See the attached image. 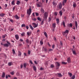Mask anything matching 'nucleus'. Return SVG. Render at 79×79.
Returning <instances> with one entry per match:
<instances>
[{"label": "nucleus", "instance_id": "obj_52", "mask_svg": "<svg viewBox=\"0 0 79 79\" xmlns=\"http://www.w3.org/2000/svg\"><path fill=\"white\" fill-rule=\"evenodd\" d=\"M28 55H30V54H31V51L29 50L28 51Z\"/></svg>", "mask_w": 79, "mask_h": 79}, {"label": "nucleus", "instance_id": "obj_48", "mask_svg": "<svg viewBox=\"0 0 79 79\" xmlns=\"http://www.w3.org/2000/svg\"><path fill=\"white\" fill-rule=\"evenodd\" d=\"M44 20H43V21H42L41 24V25H42L44 24Z\"/></svg>", "mask_w": 79, "mask_h": 79}, {"label": "nucleus", "instance_id": "obj_32", "mask_svg": "<svg viewBox=\"0 0 79 79\" xmlns=\"http://www.w3.org/2000/svg\"><path fill=\"white\" fill-rule=\"evenodd\" d=\"M20 1H17L16 2V4L17 5H19V3H20Z\"/></svg>", "mask_w": 79, "mask_h": 79}, {"label": "nucleus", "instance_id": "obj_4", "mask_svg": "<svg viewBox=\"0 0 79 79\" xmlns=\"http://www.w3.org/2000/svg\"><path fill=\"white\" fill-rule=\"evenodd\" d=\"M44 19H47V17H48V13L47 12H45L44 13Z\"/></svg>", "mask_w": 79, "mask_h": 79}, {"label": "nucleus", "instance_id": "obj_30", "mask_svg": "<svg viewBox=\"0 0 79 79\" xmlns=\"http://www.w3.org/2000/svg\"><path fill=\"white\" fill-rule=\"evenodd\" d=\"M22 36H25V33L23 32L21 34Z\"/></svg>", "mask_w": 79, "mask_h": 79}, {"label": "nucleus", "instance_id": "obj_47", "mask_svg": "<svg viewBox=\"0 0 79 79\" xmlns=\"http://www.w3.org/2000/svg\"><path fill=\"white\" fill-rule=\"evenodd\" d=\"M62 64H67V63H66L65 62H62Z\"/></svg>", "mask_w": 79, "mask_h": 79}, {"label": "nucleus", "instance_id": "obj_10", "mask_svg": "<svg viewBox=\"0 0 79 79\" xmlns=\"http://www.w3.org/2000/svg\"><path fill=\"white\" fill-rule=\"evenodd\" d=\"M14 18H15L16 19H19V18H20V17H18V15H16L15 16H14Z\"/></svg>", "mask_w": 79, "mask_h": 79}, {"label": "nucleus", "instance_id": "obj_40", "mask_svg": "<svg viewBox=\"0 0 79 79\" xmlns=\"http://www.w3.org/2000/svg\"><path fill=\"white\" fill-rule=\"evenodd\" d=\"M11 77V76L10 75H8V76L6 75V78L7 79V78H8V77Z\"/></svg>", "mask_w": 79, "mask_h": 79}, {"label": "nucleus", "instance_id": "obj_15", "mask_svg": "<svg viewBox=\"0 0 79 79\" xmlns=\"http://www.w3.org/2000/svg\"><path fill=\"white\" fill-rule=\"evenodd\" d=\"M15 38L17 40H18L19 39V36L17 35H15Z\"/></svg>", "mask_w": 79, "mask_h": 79}, {"label": "nucleus", "instance_id": "obj_18", "mask_svg": "<svg viewBox=\"0 0 79 79\" xmlns=\"http://www.w3.org/2000/svg\"><path fill=\"white\" fill-rule=\"evenodd\" d=\"M52 27L53 28H55L56 27V23H55L52 24Z\"/></svg>", "mask_w": 79, "mask_h": 79}, {"label": "nucleus", "instance_id": "obj_31", "mask_svg": "<svg viewBox=\"0 0 79 79\" xmlns=\"http://www.w3.org/2000/svg\"><path fill=\"white\" fill-rule=\"evenodd\" d=\"M12 65V62H9L8 63V65L10 66H11Z\"/></svg>", "mask_w": 79, "mask_h": 79}, {"label": "nucleus", "instance_id": "obj_38", "mask_svg": "<svg viewBox=\"0 0 79 79\" xmlns=\"http://www.w3.org/2000/svg\"><path fill=\"white\" fill-rule=\"evenodd\" d=\"M57 74L59 76V77H61L62 76L61 74L60 73H57Z\"/></svg>", "mask_w": 79, "mask_h": 79}, {"label": "nucleus", "instance_id": "obj_63", "mask_svg": "<svg viewBox=\"0 0 79 79\" xmlns=\"http://www.w3.org/2000/svg\"><path fill=\"white\" fill-rule=\"evenodd\" d=\"M32 15L33 16H35V13H33Z\"/></svg>", "mask_w": 79, "mask_h": 79}, {"label": "nucleus", "instance_id": "obj_9", "mask_svg": "<svg viewBox=\"0 0 79 79\" xmlns=\"http://www.w3.org/2000/svg\"><path fill=\"white\" fill-rule=\"evenodd\" d=\"M67 2V0H64L62 2V5L63 6H64V3H66Z\"/></svg>", "mask_w": 79, "mask_h": 79}, {"label": "nucleus", "instance_id": "obj_7", "mask_svg": "<svg viewBox=\"0 0 79 79\" xmlns=\"http://www.w3.org/2000/svg\"><path fill=\"white\" fill-rule=\"evenodd\" d=\"M42 4L41 2H39L37 4V7H40L41 6V5H42Z\"/></svg>", "mask_w": 79, "mask_h": 79}, {"label": "nucleus", "instance_id": "obj_6", "mask_svg": "<svg viewBox=\"0 0 79 79\" xmlns=\"http://www.w3.org/2000/svg\"><path fill=\"white\" fill-rule=\"evenodd\" d=\"M58 8L60 10L61 9V8H62V4L61 3H60L59 5V7H58Z\"/></svg>", "mask_w": 79, "mask_h": 79}, {"label": "nucleus", "instance_id": "obj_43", "mask_svg": "<svg viewBox=\"0 0 79 79\" xmlns=\"http://www.w3.org/2000/svg\"><path fill=\"white\" fill-rule=\"evenodd\" d=\"M40 44L41 45H42L44 44V42H43V41H40Z\"/></svg>", "mask_w": 79, "mask_h": 79}, {"label": "nucleus", "instance_id": "obj_36", "mask_svg": "<svg viewBox=\"0 0 79 79\" xmlns=\"http://www.w3.org/2000/svg\"><path fill=\"white\" fill-rule=\"evenodd\" d=\"M54 15H55V16H57V15H58V12H55L54 13Z\"/></svg>", "mask_w": 79, "mask_h": 79}, {"label": "nucleus", "instance_id": "obj_35", "mask_svg": "<svg viewBox=\"0 0 79 79\" xmlns=\"http://www.w3.org/2000/svg\"><path fill=\"white\" fill-rule=\"evenodd\" d=\"M4 45L5 47H8V44H4Z\"/></svg>", "mask_w": 79, "mask_h": 79}, {"label": "nucleus", "instance_id": "obj_61", "mask_svg": "<svg viewBox=\"0 0 79 79\" xmlns=\"http://www.w3.org/2000/svg\"><path fill=\"white\" fill-rule=\"evenodd\" d=\"M23 65L22 64H21L20 65L21 68H23Z\"/></svg>", "mask_w": 79, "mask_h": 79}, {"label": "nucleus", "instance_id": "obj_41", "mask_svg": "<svg viewBox=\"0 0 79 79\" xmlns=\"http://www.w3.org/2000/svg\"><path fill=\"white\" fill-rule=\"evenodd\" d=\"M10 73L12 75H14V74H15V73H14V72L13 71V72H10Z\"/></svg>", "mask_w": 79, "mask_h": 79}, {"label": "nucleus", "instance_id": "obj_45", "mask_svg": "<svg viewBox=\"0 0 79 79\" xmlns=\"http://www.w3.org/2000/svg\"><path fill=\"white\" fill-rule=\"evenodd\" d=\"M13 54H15V49H13L12 50Z\"/></svg>", "mask_w": 79, "mask_h": 79}, {"label": "nucleus", "instance_id": "obj_22", "mask_svg": "<svg viewBox=\"0 0 79 79\" xmlns=\"http://www.w3.org/2000/svg\"><path fill=\"white\" fill-rule=\"evenodd\" d=\"M5 73L4 72H3L2 73V77H5Z\"/></svg>", "mask_w": 79, "mask_h": 79}, {"label": "nucleus", "instance_id": "obj_26", "mask_svg": "<svg viewBox=\"0 0 79 79\" xmlns=\"http://www.w3.org/2000/svg\"><path fill=\"white\" fill-rule=\"evenodd\" d=\"M75 26L76 28H77V21H75Z\"/></svg>", "mask_w": 79, "mask_h": 79}, {"label": "nucleus", "instance_id": "obj_11", "mask_svg": "<svg viewBox=\"0 0 79 79\" xmlns=\"http://www.w3.org/2000/svg\"><path fill=\"white\" fill-rule=\"evenodd\" d=\"M31 31H28L27 32V35L28 37H29L30 35H31Z\"/></svg>", "mask_w": 79, "mask_h": 79}, {"label": "nucleus", "instance_id": "obj_49", "mask_svg": "<svg viewBox=\"0 0 79 79\" xmlns=\"http://www.w3.org/2000/svg\"><path fill=\"white\" fill-rule=\"evenodd\" d=\"M23 66L25 68L26 67V63L23 64Z\"/></svg>", "mask_w": 79, "mask_h": 79}, {"label": "nucleus", "instance_id": "obj_27", "mask_svg": "<svg viewBox=\"0 0 79 79\" xmlns=\"http://www.w3.org/2000/svg\"><path fill=\"white\" fill-rule=\"evenodd\" d=\"M21 27H25L26 25H25V24H22V25H21Z\"/></svg>", "mask_w": 79, "mask_h": 79}, {"label": "nucleus", "instance_id": "obj_39", "mask_svg": "<svg viewBox=\"0 0 79 79\" xmlns=\"http://www.w3.org/2000/svg\"><path fill=\"white\" fill-rule=\"evenodd\" d=\"M68 74H69V75L70 77H71V76H72V74L71 73H69Z\"/></svg>", "mask_w": 79, "mask_h": 79}, {"label": "nucleus", "instance_id": "obj_33", "mask_svg": "<svg viewBox=\"0 0 79 79\" xmlns=\"http://www.w3.org/2000/svg\"><path fill=\"white\" fill-rule=\"evenodd\" d=\"M59 13L60 15L61 16H62V15H63V13H62V11H60V12H59Z\"/></svg>", "mask_w": 79, "mask_h": 79}, {"label": "nucleus", "instance_id": "obj_3", "mask_svg": "<svg viewBox=\"0 0 79 79\" xmlns=\"http://www.w3.org/2000/svg\"><path fill=\"white\" fill-rule=\"evenodd\" d=\"M55 64L56 69H58V68H59V66H60V63L58 62H56Z\"/></svg>", "mask_w": 79, "mask_h": 79}, {"label": "nucleus", "instance_id": "obj_54", "mask_svg": "<svg viewBox=\"0 0 79 79\" xmlns=\"http://www.w3.org/2000/svg\"><path fill=\"white\" fill-rule=\"evenodd\" d=\"M26 29H29V27L27 25V26H26Z\"/></svg>", "mask_w": 79, "mask_h": 79}, {"label": "nucleus", "instance_id": "obj_34", "mask_svg": "<svg viewBox=\"0 0 79 79\" xmlns=\"http://www.w3.org/2000/svg\"><path fill=\"white\" fill-rule=\"evenodd\" d=\"M75 75H73V77H71L70 79H75Z\"/></svg>", "mask_w": 79, "mask_h": 79}, {"label": "nucleus", "instance_id": "obj_2", "mask_svg": "<svg viewBox=\"0 0 79 79\" xmlns=\"http://www.w3.org/2000/svg\"><path fill=\"white\" fill-rule=\"evenodd\" d=\"M69 33V30H66L65 31L62 32V34L63 35H67Z\"/></svg>", "mask_w": 79, "mask_h": 79}, {"label": "nucleus", "instance_id": "obj_37", "mask_svg": "<svg viewBox=\"0 0 79 79\" xmlns=\"http://www.w3.org/2000/svg\"><path fill=\"white\" fill-rule=\"evenodd\" d=\"M6 35H2V38L3 39H5V37H6Z\"/></svg>", "mask_w": 79, "mask_h": 79}, {"label": "nucleus", "instance_id": "obj_55", "mask_svg": "<svg viewBox=\"0 0 79 79\" xmlns=\"http://www.w3.org/2000/svg\"><path fill=\"white\" fill-rule=\"evenodd\" d=\"M10 22H11V23H13V22H14L13 20L11 19H10Z\"/></svg>", "mask_w": 79, "mask_h": 79}, {"label": "nucleus", "instance_id": "obj_24", "mask_svg": "<svg viewBox=\"0 0 79 79\" xmlns=\"http://www.w3.org/2000/svg\"><path fill=\"white\" fill-rule=\"evenodd\" d=\"M0 16L2 17H3L4 16H5V14H3V13L0 14Z\"/></svg>", "mask_w": 79, "mask_h": 79}, {"label": "nucleus", "instance_id": "obj_5", "mask_svg": "<svg viewBox=\"0 0 79 79\" xmlns=\"http://www.w3.org/2000/svg\"><path fill=\"white\" fill-rule=\"evenodd\" d=\"M32 26L34 28H35V27H37L38 25L35 23H32Z\"/></svg>", "mask_w": 79, "mask_h": 79}, {"label": "nucleus", "instance_id": "obj_19", "mask_svg": "<svg viewBox=\"0 0 79 79\" xmlns=\"http://www.w3.org/2000/svg\"><path fill=\"white\" fill-rule=\"evenodd\" d=\"M44 34L45 35V37L47 38L48 37V35H47V33L46 32H44Z\"/></svg>", "mask_w": 79, "mask_h": 79}, {"label": "nucleus", "instance_id": "obj_1", "mask_svg": "<svg viewBox=\"0 0 79 79\" xmlns=\"http://www.w3.org/2000/svg\"><path fill=\"white\" fill-rule=\"evenodd\" d=\"M32 12V9L31 8H29L28 9H27V15H29V17L31 15V13Z\"/></svg>", "mask_w": 79, "mask_h": 79}, {"label": "nucleus", "instance_id": "obj_20", "mask_svg": "<svg viewBox=\"0 0 79 79\" xmlns=\"http://www.w3.org/2000/svg\"><path fill=\"white\" fill-rule=\"evenodd\" d=\"M73 53L74 55H77V54L76 53V52L75 51H73L72 50Z\"/></svg>", "mask_w": 79, "mask_h": 79}, {"label": "nucleus", "instance_id": "obj_50", "mask_svg": "<svg viewBox=\"0 0 79 79\" xmlns=\"http://www.w3.org/2000/svg\"><path fill=\"white\" fill-rule=\"evenodd\" d=\"M35 14L36 16H39V14H38V13L36 12L35 13Z\"/></svg>", "mask_w": 79, "mask_h": 79}, {"label": "nucleus", "instance_id": "obj_60", "mask_svg": "<svg viewBox=\"0 0 79 79\" xmlns=\"http://www.w3.org/2000/svg\"><path fill=\"white\" fill-rule=\"evenodd\" d=\"M6 19H5L4 20H3V21L4 23H5V22H6Z\"/></svg>", "mask_w": 79, "mask_h": 79}, {"label": "nucleus", "instance_id": "obj_8", "mask_svg": "<svg viewBox=\"0 0 79 79\" xmlns=\"http://www.w3.org/2000/svg\"><path fill=\"white\" fill-rule=\"evenodd\" d=\"M26 42L27 44H31V41H29V39H27L26 40Z\"/></svg>", "mask_w": 79, "mask_h": 79}, {"label": "nucleus", "instance_id": "obj_14", "mask_svg": "<svg viewBox=\"0 0 79 79\" xmlns=\"http://www.w3.org/2000/svg\"><path fill=\"white\" fill-rule=\"evenodd\" d=\"M11 5H15V0H13L11 3Z\"/></svg>", "mask_w": 79, "mask_h": 79}, {"label": "nucleus", "instance_id": "obj_17", "mask_svg": "<svg viewBox=\"0 0 79 79\" xmlns=\"http://www.w3.org/2000/svg\"><path fill=\"white\" fill-rule=\"evenodd\" d=\"M40 11H41V13H44V12H45L44 10V9H43L42 8H41L40 9Z\"/></svg>", "mask_w": 79, "mask_h": 79}, {"label": "nucleus", "instance_id": "obj_57", "mask_svg": "<svg viewBox=\"0 0 79 79\" xmlns=\"http://www.w3.org/2000/svg\"><path fill=\"white\" fill-rule=\"evenodd\" d=\"M52 4H53V5H55V1L52 2Z\"/></svg>", "mask_w": 79, "mask_h": 79}, {"label": "nucleus", "instance_id": "obj_42", "mask_svg": "<svg viewBox=\"0 0 79 79\" xmlns=\"http://www.w3.org/2000/svg\"><path fill=\"white\" fill-rule=\"evenodd\" d=\"M12 13L11 12H9V15L10 16H12V15H11Z\"/></svg>", "mask_w": 79, "mask_h": 79}, {"label": "nucleus", "instance_id": "obj_21", "mask_svg": "<svg viewBox=\"0 0 79 79\" xmlns=\"http://www.w3.org/2000/svg\"><path fill=\"white\" fill-rule=\"evenodd\" d=\"M33 69L34 71H36V70H37V69L36 68V67H35V66H33Z\"/></svg>", "mask_w": 79, "mask_h": 79}, {"label": "nucleus", "instance_id": "obj_25", "mask_svg": "<svg viewBox=\"0 0 79 79\" xmlns=\"http://www.w3.org/2000/svg\"><path fill=\"white\" fill-rule=\"evenodd\" d=\"M29 27H30V29H31V30H34V28H33L32 26V25H30Z\"/></svg>", "mask_w": 79, "mask_h": 79}, {"label": "nucleus", "instance_id": "obj_51", "mask_svg": "<svg viewBox=\"0 0 79 79\" xmlns=\"http://www.w3.org/2000/svg\"><path fill=\"white\" fill-rule=\"evenodd\" d=\"M48 22H50V21H51V18L50 17H49L48 19Z\"/></svg>", "mask_w": 79, "mask_h": 79}, {"label": "nucleus", "instance_id": "obj_62", "mask_svg": "<svg viewBox=\"0 0 79 79\" xmlns=\"http://www.w3.org/2000/svg\"><path fill=\"white\" fill-rule=\"evenodd\" d=\"M34 62L35 64H37V62H36L35 61Z\"/></svg>", "mask_w": 79, "mask_h": 79}, {"label": "nucleus", "instance_id": "obj_16", "mask_svg": "<svg viewBox=\"0 0 79 79\" xmlns=\"http://www.w3.org/2000/svg\"><path fill=\"white\" fill-rule=\"evenodd\" d=\"M76 3L73 2V6L74 8H75L76 7Z\"/></svg>", "mask_w": 79, "mask_h": 79}, {"label": "nucleus", "instance_id": "obj_13", "mask_svg": "<svg viewBox=\"0 0 79 79\" xmlns=\"http://www.w3.org/2000/svg\"><path fill=\"white\" fill-rule=\"evenodd\" d=\"M67 61L69 63H71V59H70V57H69L67 58Z\"/></svg>", "mask_w": 79, "mask_h": 79}, {"label": "nucleus", "instance_id": "obj_64", "mask_svg": "<svg viewBox=\"0 0 79 79\" xmlns=\"http://www.w3.org/2000/svg\"><path fill=\"white\" fill-rule=\"evenodd\" d=\"M52 31H53V32H54V31H55V28H53Z\"/></svg>", "mask_w": 79, "mask_h": 79}, {"label": "nucleus", "instance_id": "obj_46", "mask_svg": "<svg viewBox=\"0 0 79 79\" xmlns=\"http://www.w3.org/2000/svg\"><path fill=\"white\" fill-rule=\"evenodd\" d=\"M38 20H39L40 21H41V19L40 17H38L37 18Z\"/></svg>", "mask_w": 79, "mask_h": 79}, {"label": "nucleus", "instance_id": "obj_12", "mask_svg": "<svg viewBox=\"0 0 79 79\" xmlns=\"http://www.w3.org/2000/svg\"><path fill=\"white\" fill-rule=\"evenodd\" d=\"M61 24L62 25H63V26L64 27H66V26L65 25V22L64 21H63L62 22Z\"/></svg>", "mask_w": 79, "mask_h": 79}, {"label": "nucleus", "instance_id": "obj_23", "mask_svg": "<svg viewBox=\"0 0 79 79\" xmlns=\"http://www.w3.org/2000/svg\"><path fill=\"white\" fill-rule=\"evenodd\" d=\"M36 20L37 19H36V18H35L34 17L32 18V20L34 21H36Z\"/></svg>", "mask_w": 79, "mask_h": 79}, {"label": "nucleus", "instance_id": "obj_56", "mask_svg": "<svg viewBox=\"0 0 79 79\" xmlns=\"http://www.w3.org/2000/svg\"><path fill=\"white\" fill-rule=\"evenodd\" d=\"M30 63H31V64H33V63H32V60H30Z\"/></svg>", "mask_w": 79, "mask_h": 79}, {"label": "nucleus", "instance_id": "obj_59", "mask_svg": "<svg viewBox=\"0 0 79 79\" xmlns=\"http://www.w3.org/2000/svg\"><path fill=\"white\" fill-rule=\"evenodd\" d=\"M5 7L6 8V7H7V4H5Z\"/></svg>", "mask_w": 79, "mask_h": 79}, {"label": "nucleus", "instance_id": "obj_58", "mask_svg": "<svg viewBox=\"0 0 79 79\" xmlns=\"http://www.w3.org/2000/svg\"><path fill=\"white\" fill-rule=\"evenodd\" d=\"M52 48H55V45H53L52 46Z\"/></svg>", "mask_w": 79, "mask_h": 79}, {"label": "nucleus", "instance_id": "obj_44", "mask_svg": "<svg viewBox=\"0 0 79 79\" xmlns=\"http://www.w3.org/2000/svg\"><path fill=\"white\" fill-rule=\"evenodd\" d=\"M18 55L19 56H21V52L19 51V52Z\"/></svg>", "mask_w": 79, "mask_h": 79}, {"label": "nucleus", "instance_id": "obj_29", "mask_svg": "<svg viewBox=\"0 0 79 79\" xmlns=\"http://www.w3.org/2000/svg\"><path fill=\"white\" fill-rule=\"evenodd\" d=\"M59 19H56V21L57 22V24H58V23H59Z\"/></svg>", "mask_w": 79, "mask_h": 79}, {"label": "nucleus", "instance_id": "obj_53", "mask_svg": "<svg viewBox=\"0 0 79 79\" xmlns=\"http://www.w3.org/2000/svg\"><path fill=\"white\" fill-rule=\"evenodd\" d=\"M51 68H53V67H54V65L53 64H52L51 65Z\"/></svg>", "mask_w": 79, "mask_h": 79}, {"label": "nucleus", "instance_id": "obj_28", "mask_svg": "<svg viewBox=\"0 0 79 79\" xmlns=\"http://www.w3.org/2000/svg\"><path fill=\"white\" fill-rule=\"evenodd\" d=\"M72 26H73V24H72V23H70L69 24V27H72Z\"/></svg>", "mask_w": 79, "mask_h": 79}]
</instances>
